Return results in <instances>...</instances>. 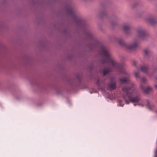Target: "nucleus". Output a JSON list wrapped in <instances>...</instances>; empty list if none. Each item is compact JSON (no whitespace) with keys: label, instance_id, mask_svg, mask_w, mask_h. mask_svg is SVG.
Segmentation results:
<instances>
[{"label":"nucleus","instance_id":"nucleus-1","mask_svg":"<svg viewBox=\"0 0 157 157\" xmlns=\"http://www.w3.org/2000/svg\"><path fill=\"white\" fill-rule=\"evenodd\" d=\"M100 48L101 54L103 57V59L102 61V63L109 64L112 68H111L110 67H108L104 68L103 71L104 75H105L108 73L111 72L112 69H115L121 73L126 74L123 66L113 59L111 54L107 48L101 44Z\"/></svg>","mask_w":157,"mask_h":157},{"label":"nucleus","instance_id":"nucleus-2","mask_svg":"<svg viewBox=\"0 0 157 157\" xmlns=\"http://www.w3.org/2000/svg\"><path fill=\"white\" fill-rule=\"evenodd\" d=\"M122 91V98L124 99L126 104H128L132 102L136 103L138 105H141L139 103L141 101L140 95L133 85L130 87L126 86L123 87Z\"/></svg>","mask_w":157,"mask_h":157},{"label":"nucleus","instance_id":"nucleus-3","mask_svg":"<svg viewBox=\"0 0 157 157\" xmlns=\"http://www.w3.org/2000/svg\"><path fill=\"white\" fill-rule=\"evenodd\" d=\"M119 42L121 45L125 47L127 49L130 50H132L137 48L138 47L139 44V41L138 40H134L133 43L129 45L125 43L124 41L121 39H119Z\"/></svg>","mask_w":157,"mask_h":157},{"label":"nucleus","instance_id":"nucleus-4","mask_svg":"<svg viewBox=\"0 0 157 157\" xmlns=\"http://www.w3.org/2000/svg\"><path fill=\"white\" fill-rule=\"evenodd\" d=\"M113 6L112 3L110 2L104 3L100 5V7L102 9H112Z\"/></svg>","mask_w":157,"mask_h":157},{"label":"nucleus","instance_id":"nucleus-5","mask_svg":"<svg viewBox=\"0 0 157 157\" xmlns=\"http://www.w3.org/2000/svg\"><path fill=\"white\" fill-rule=\"evenodd\" d=\"M137 34L138 36L142 38H144L146 36V33L145 30L140 28L137 30Z\"/></svg>","mask_w":157,"mask_h":157},{"label":"nucleus","instance_id":"nucleus-6","mask_svg":"<svg viewBox=\"0 0 157 157\" xmlns=\"http://www.w3.org/2000/svg\"><path fill=\"white\" fill-rule=\"evenodd\" d=\"M111 90H114L116 88V82L114 79L111 78H110V82L108 84Z\"/></svg>","mask_w":157,"mask_h":157},{"label":"nucleus","instance_id":"nucleus-7","mask_svg":"<svg viewBox=\"0 0 157 157\" xmlns=\"http://www.w3.org/2000/svg\"><path fill=\"white\" fill-rule=\"evenodd\" d=\"M140 87L141 89L146 93H149L152 90L151 88L149 86H148L147 87H145L142 84H141Z\"/></svg>","mask_w":157,"mask_h":157},{"label":"nucleus","instance_id":"nucleus-8","mask_svg":"<svg viewBox=\"0 0 157 157\" xmlns=\"http://www.w3.org/2000/svg\"><path fill=\"white\" fill-rule=\"evenodd\" d=\"M123 29L126 34H128L130 32V27L127 24L124 25Z\"/></svg>","mask_w":157,"mask_h":157},{"label":"nucleus","instance_id":"nucleus-9","mask_svg":"<svg viewBox=\"0 0 157 157\" xmlns=\"http://www.w3.org/2000/svg\"><path fill=\"white\" fill-rule=\"evenodd\" d=\"M140 69L141 71L144 73H147L148 67L147 66H143L140 67Z\"/></svg>","mask_w":157,"mask_h":157},{"label":"nucleus","instance_id":"nucleus-10","mask_svg":"<svg viewBox=\"0 0 157 157\" xmlns=\"http://www.w3.org/2000/svg\"><path fill=\"white\" fill-rule=\"evenodd\" d=\"M120 82L122 83H128L129 79L127 78H122L119 79Z\"/></svg>","mask_w":157,"mask_h":157},{"label":"nucleus","instance_id":"nucleus-11","mask_svg":"<svg viewBox=\"0 0 157 157\" xmlns=\"http://www.w3.org/2000/svg\"><path fill=\"white\" fill-rule=\"evenodd\" d=\"M74 9V6L71 4H69L67 5L66 8L64 10H73Z\"/></svg>","mask_w":157,"mask_h":157},{"label":"nucleus","instance_id":"nucleus-12","mask_svg":"<svg viewBox=\"0 0 157 157\" xmlns=\"http://www.w3.org/2000/svg\"><path fill=\"white\" fill-rule=\"evenodd\" d=\"M149 21L151 24H153L156 22L155 18L154 17L151 18L149 19Z\"/></svg>","mask_w":157,"mask_h":157},{"label":"nucleus","instance_id":"nucleus-13","mask_svg":"<svg viewBox=\"0 0 157 157\" xmlns=\"http://www.w3.org/2000/svg\"><path fill=\"white\" fill-rule=\"evenodd\" d=\"M144 52L145 56H149L150 52L149 50L147 49H145L144 50Z\"/></svg>","mask_w":157,"mask_h":157},{"label":"nucleus","instance_id":"nucleus-14","mask_svg":"<svg viewBox=\"0 0 157 157\" xmlns=\"http://www.w3.org/2000/svg\"><path fill=\"white\" fill-rule=\"evenodd\" d=\"M118 101V102H119V105L120 106L123 107V105H124V104L123 103V102L121 100H119Z\"/></svg>","mask_w":157,"mask_h":157},{"label":"nucleus","instance_id":"nucleus-15","mask_svg":"<svg viewBox=\"0 0 157 157\" xmlns=\"http://www.w3.org/2000/svg\"><path fill=\"white\" fill-rule=\"evenodd\" d=\"M146 105L147 106L148 108L150 109H151L150 107V103L149 101L148 100L146 101Z\"/></svg>","mask_w":157,"mask_h":157},{"label":"nucleus","instance_id":"nucleus-16","mask_svg":"<svg viewBox=\"0 0 157 157\" xmlns=\"http://www.w3.org/2000/svg\"><path fill=\"white\" fill-rule=\"evenodd\" d=\"M134 75L135 77L137 78L139 77V72L138 71H135L134 73Z\"/></svg>","mask_w":157,"mask_h":157},{"label":"nucleus","instance_id":"nucleus-17","mask_svg":"<svg viewBox=\"0 0 157 157\" xmlns=\"http://www.w3.org/2000/svg\"><path fill=\"white\" fill-rule=\"evenodd\" d=\"M141 81L143 83H145L146 82V79L145 78L143 77L142 78H141Z\"/></svg>","mask_w":157,"mask_h":157},{"label":"nucleus","instance_id":"nucleus-18","mask_svg":"<svg viewBox=\"0 0 157 157\" xmlns=\"http://www.w3.org/2000/svg\"><path fill=\"white\" fill-rule=\"evenodd\" d=\"M155 157H157V149L155 151Z\"/></svg>","mask_w":157,"mask_h":157},{"label":"nucleus","instance_id":"nucleus-19","mask_svg":"<svg viewBox=\"0 0 157 157\" xmlns=\"http://www.w3.org/2000/svg\"><path fill=\"white\" fill-rule=\"evenodd\" d=\"M136 63H137L135 61H134L133 62V63L134 65H136Z\"/></svg>","mask_w":157,"mask_h":157},{"label":"nucleus","instance_id":"nucleus-20","mask_svg":"<svg viewBox=\"0 0 157 157\" xmlns=\"http://www.w3.org/2000/svg\"><path fill=\"white\" fill-rule=\"evenodd\" d=\"M156 69L155 68L154 69V70H153L154 73L156 71Z\"/></svg>","mask_w":157,"mask_h":157},{"label":"nucleus","instance_id":"nucleus-21","mask_svg":"<svg viewBox=\"0 0 157 157\" xmlns=\"http://www.w3.org/2000/svg\"><path fill=\"white\" fill-rule=\"evenodd\" d=\"M155 87L156 89H157V85H156L155 86Z\"/></svg>","mask_w":157,"mask_h":157},{"label":"nucleus","instance_id":"nucleus-22","mask_svg":"<svg viewBox=\"0 0 157 157\" xmlns=\"http://www.w3.org/2000/svg\"><path fill=\"white\" fill-rule=\"evenodd\" d=\"M69 11V12H71L72 11H73V10H68Z\"/></svg>","mask_w":157,"mask_h":157},{"label":"nucleus","instance_id":"nucleus-23","mask_svg":"<svg viewBox=\"0 0 157 157\" xmlns=\"http://www.w3.org/2000/svg\"><path fill=\"white\" fill-rule=\"evenodd\" d=\"M97 84H98V85H99V84H98V83H97Z\"/></svg>","mask_w":157,"mask_h":157},{"label":"nucleus","instance_id":"nucleus-24","mask_svg":"<svg viewBox=\"0 0 157 157\" xmlns=\"http://www.w3.org/2000/svg\"><path fill=\"white\" fill-rule=\"evenodd\" d=\"M156 79L157 80V77H156Z\"/></svg>","mask_w":157,"mask_h":157}]
</instances>
